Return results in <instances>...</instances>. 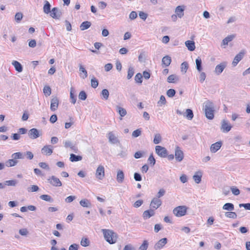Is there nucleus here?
<instances>
[{"label": "nucleus", "instance_id": "obj_1", "mask_svg": "<svg viewBox=\"0 0 250 250\" xmlns=\"http://www.w3.org/2000/svg\"><path fill=\"white\" fill-rule=\"evenodd\" d=\"M203 107L207 118L209 120L213 119L215 111L213 103L208 101L204 103Z\"/></svg>", "mask_w": 250, "mask_h": 250}, {"label": "nucleus", "instance_id": "obj_2", "mask_svg": "<svg viewBox=\"0 0 250 250\" xmlns=\"http://www.w3.org/2000/svg\"><path fill=\"white\" fill-rule=\"evenodd\" d=\"M104 237L109 244H114L117 241V234L109 229H102Z\"/></svg>", "mask_w": 250, "mask_h": 250}, {"label": "nucleus", "instance_id": "obj_3", "mask_svg": "<svg viewBox=\"0 0 250 250\" xmlns=\"http://www.w3.org/2000/svg\"><path fill=\"white\" fill-rule=\"evenodd\" d=\"M187 208L186 206H178L175 208L173 212L177 217H181L185 215L187 212Z\"/></svg>", "mask_w": 250, "mask_h": 250}, {"label": "nucleus", "instance_id": "obj_4", "mask_svg": "<svg viewBox=\"0 0 250 250\" xmlns=\"http://www.w3.org/2000/svg\"><path fill=\"white\" fill-rule=\"evenodd\" d=\"M47 181L52 186L61 187L62 186L60 180L55 176L52 175L48 177Z\"/></svg>", "mask_w": 250, "mask_h": 250}, {"label": "nucleus", "instance_id": "obj_5", "mask_svg": "<svg viewBox=\"0 0 250 250\" xmlns=\"http://www.w3.org/2000/svg\"><path fill=\"white\" fill-rule=\"evenodd\" d=\"M156 153L161 157H166L167 155V151L166 148L160 146H157L155 147Z\"/></svg>", "mask_w": 250, "mask_h": 250}, {"label": "nucleus", "instance_id": "obj_6", "mask_svg": "<svg viewBox=\"0 0 250 250\" xmlns=\"http://www.w3.org/2000/svg\"><path fill=\"white\" fill-rule=\"evenodd\" d=\"M51 17L54 19H59L62 15L61 11L57 7H54L49 13Z\"/></svg>", "mask_w": 250, "mask_h": 250}, {"label": "nucleus", "instance_id": "obj_7", "mask_svg": "<svg viewBox=\"0 0 250 250\" xmlns=\"http://www.w3.org/2000/svg\"><path fill=\"white\" fill-rule=\"evenodd\" d=\"M64 146L66 148H70V149L75 153H77L78 148L77 146L73 142L69 140H66L63 142Z\"/></svg>", "mask_w": 250, "mask_h": 250}, {"label": "nucleus", "instance_id": "obj_8", "mask_svg": "<svg viewBox=\"0 0 250 250\" xmlns=\"http://www.w3.org/2000/svg\"><path fill=\"white\" fill-rule=\"evenodd\" d=\"M96 177L99 180H102L104 177V168L103 166H99L96 171Z\"/></svg>", "mask_w": 250, "mask_h": 250}, {"label": "nucleus", "instance_id": "obj_9", "mask_svg": "<svg viewBox=\"0 0 250 250\" xmlns=\"http://www.w3.org/2000/svg\"><path fill=\"white\" fill-rule=\"evenodd\" d=\"M28 135L29 138L32 139H37L41 135L39 130L35 128L30 129L28 131Z\"/></svg>", "mask_w": 250, "mask_h": 250}, {"label": "nucleus", "instance_id": "obj_10", "mask_svg": "<svg viewBox=\"0 0 250 250\" xmlns=\"http://www.w3.org/2000/svg\"><path fill=\"white\" fill-rule=\"evenodd\" d=\"M175 159L178 162H181L184 158L183 152L181 150L179 146H177L175 150Z\"/></svg>", "mask_w": 250, "mask_h": 250}, {"label": "nucleus", "instance_id": "obj_11", "mask_svg": "<svg viewBox=\"0 0 250 250\" xmlns=\"http://www.w3.org/2000/svg\"><path fill=\"white\" fill-rule=\"evenodd\" d=\"M231 125L225 120H223L221 123V130L223 132H228L231 128Z\"/></svg>", "mask_w": 250, "mask_h": 250}, {"label": "nucleus", "instance_id": "obj_12", "mask_svg": "<svg viewBox=\"0 0 250 250\" xmlns=\"http://www.w3.org/2000/svg\"><path fill=\"white\" fill-rule=\"evenodd\" d=\"M227 66V63L226 62H223L219 64L216 66L214 70L215 73L219 75H220L224 70Z\"/></svg>", "mask_w": 250, "mask_h": 250}, {"label": "nucleus", "instance_id": "obj_13", "mask_svg": "<svg viewBox=\"0 0 250 250\" xmlns=\"http://www.w3.org/2000/svg\"><path fill=\"white\" fill-rule=\"evenodd\" d=\"M161 200L158 198L154 197L151 200L150 206L151 208L156 209L158 208L161 205Z\"/></svg>", "mask_w": 250, "mask_h": 250}, {"label": "nucleus", "instance_id": "obj_14", "mask_svg": "<svg viewBox=\"0 0 250 250\" xmlns=\"http://www.w3.org/2000/svg\"><path fill=\"white\" fill-rule=\"evenodd\" d=\"M167 239L166 238H164L160 239L154 246V249L155 250H161L163 247L167 243Z\"/></svg>", "mask_w": 250, "mask_h": 250}, {"label": "nucleus", "instance_id": "obj_15", "mask_svg": "<svg viewBox=\"0 0 250 250\" xmlns=\"http://www.w3.org/2000/svg\"><path fill=\"white\" fill-rule=\"evenodd\" d=\"M59 99L57 97H53L51 100L50 109L52 111L57 110L59 105Z\"/></svg>", "mask_w": 250, "mask_h": 250}, {"label": "nucleus", "instance_id": "obj_16", "mask_svg": "<svg viewBox=\"0 0 250 250\" xmlns=\"http://www.w3.org/2000/svg\"><path fill=\"white\" fill-rule=\"evenodd\" d=\"M42 153L46 155H50L53 152V146L51 145L44 146L41 150Z\"/></svg>", "mask_w": 250, "mask_h": 250}, {"label": "nucleus", "instance_id": "obj_17", "mask_svg": "<svg viewBox=\"0 0 250 250\" xmlns=\"http://www.w3.org/2000/svg\"><path fill=\"white\" fill-rule=\"evenodd\" d=\"M244 52L241 51L235 56L232 62V64L233 66H235L238 64V63L243 59L244 56Z\"/></svg>", "mask_w": 250, "mask_h": 250}, {"label": "nucleus", "instance_id": "obj_18", "mask_svg": "<svg viewBox=\"0 0 250 250\" xmlns=\"http://www.w3.org/2000/svg\"><path fill=\"white\" fill-rule=\"evenodd\" d=\"M185 6L184 5H180L176 7L175 12L179 18H182L184 15Z\"/></svg>", "mask_w": 250, "mask_h": 250}, {"label": "nucleus", "instance_id": "obj_19", "mask_svg": "<svg viewBox=\"0 0 250 250\" xmlns=\"http://www.w3.org/2000/svg\"><path fill=\"white\" fill-rule=\"evenodd\" d=\"M108 138L109 142L111 144H116L119 142L117 137L113 133V132H110L108 134Z\"/></svg>", "mask_w": 250, "mask_h": 250}, {"label": "nucleus", "instance_id": "obj_20", "mask_svg": "<svg viewBox=\"0 0 250 250\" xmlns=\"http://www.w3.org/2000/svg\"><path fill=\"white\" fill-rule=\"evenodd\" d=\"M221 146L222 143L221 142H217L214 144H212L210 147V151L212 153H215L220 148Z\"/></svg>", "mask_w": 250, "mask_h": 250}, {"label": "nucleus", "instance_id": "obj_21", "mask_svg": "<svg viewBox=\"0 0 250 250\" xmlns=\"http://www.w3.org/2000/svg\"><path fill=\"white\" fill-rule=\"evenodd\" d=\"M155 214V212L154 209H150L149 210H147L145 211L143 213V217L144 219H146L149 218L150 217L154 216Z\"/></svg>", "mask_w": 250, "mask_h": 250}, {"label": "nucleus", "instance_id": "obj_22", "mask_svg": "<svg viewBox=\"0 0 250 250\" xmlns=\"http://www.w3.org/2000/svg\"><path fill=\"white\" fill-rule=\"evenodd\" d=\"M125 178V174L123 170H118L117 171V178L116 180L118 183H122L124 181Z\"/></svg>", "mask_w": 250, "mask_h": 250}, {"label": "nucleus", "instance_id": "obj_23", "mask_svg": "<svg viewBox=\"0 0 250 250\" xmlns=\"http://www.w3.org/2000/svg\"><path fill=\"white\" fill-rule=\"evenodd\" d=\"M51 7L50 3L46 0H44L43 6V12L46 14H48L51 12Z\"/></svg>", "mask_w": 250, "mask_h": 250}, {"label": "nucleus", "instance_id": "obj_24", "mask_svg": "<svg viewBox=\"0 0 250 250\" xmlns=\"http://www.w3.org/2000/svg\"><path fill=\"white\" fill-rule=\"evenodd\" d=\"M12 64L14 66L16 70L18 72H21L22 71L23 67L19 62L17 61H13Z\"/></svg>", "mask_w": 250, "mask_h": 250}, {"label": "nucleus", "instance_id": "obj_25", "mask_svg": "<svg viewBox=\"0 0 250 250\" xmlns=\"http://www.w3.org/2000/svg\"><path fill=\"white\" fill-rule=\"evenodd\" d=\"M185 45L189 51H192L195 50V46L193 41H187L185 42Z\"/></svg>", "mask_w": 250, "mask_h": 250}, {"label": "nucleus", "instance_id": "obj_26", "mask_svg": "<svg viewBox=\"0 0 250 250\" xmlns=\"http://www.w3.org/2000/svg\"><path fill=\"white\" fill-rule=\"evenodd\" d=\"M202 176V172L200 171L196 172L193 176V179L195 182L197 184H199L201 181V178Z\"/></svg>", "mask_w": 250, "mask_h": 250}, {"label": "nucleus", "instance_id": "obj_27", "mask_svg": "<svg viewBox=\"0 0 250 250\" xmlns=\"http://www.w3.org/2000/svg\"><path fill=\"white\" fill-rule=\"evenodd\" d=\"M179 80V77L175 74L169 75L167 79V81L169 83H175Z\"/></svg>", "mask_w": 250, "mask_h": 250}, {"label": "nucleus", "instance_id": "obj_28", "mask_svg": "<svg viewBox=\"0 0 250 250\" xmlns=\"http://www.w3.org/2000/svg\"><path fill=\"white\" fill-rule=\"evenodd\" d=\"M91 25V23L90 21H83L81 24L80 28L82 31H83L89 28Z\"/></svg>", "mask_w": 250, "mask_h": 250}, {"label": "nucleus", "instance_id": "obj_29", "mask_svg": "<svg viewBox=\"0 0 250 250\" xmlns=\"http://www.w3.org/2000/svg\"><path fill=\"white\" fill-rule=\"evenodd\" d=\"M196 68L199 72L202 70V60L200 57H198L195 60Z\"/></svg>", "mask_w": 250, "mask_h": 250}, {"label": "nucleus", "instance_id": "obj_30", "mask_svg": "<svg viewBox=\"0 0 250 250\" xmlns=\"http://www.w3.org/2000/svg\"><path fill=\"white\" fill-rule=\"evenodd\" d=\"M184 116L186 117L188 119L191 120L193 117V113L192 110L187 109L186 112L183 114Z\"/></svg>", "mask_w": 250, "mask_h": 250}, {"label": "nucleus", "instance_id": "obj_31", "mask_svg": "<svg viewBox=\"0 0 250 250\" xmlns=\"http://www.w3.org/2000/svg\"><path fill=\"white\" fill-rule=\"evenodd\" d=\"M116 108L117 111L122 117H124L127 113L126 111L125 108L120 107L119 105H116Z\"/></svg>", "mask_w": 250, "mask_h": 250}, {"label": "nucleus", "instance_id": "obj_32", "mask_svg": "<svg viewBox=\"0 0 250 250\" xmlns=\"http://www.w3.org/2000/svg\"><path fill=\"white\" fill-rule=\"evenodd\" d=\"M162 62V63L164 64L166 66H168L171 63V58L168 56H166L163 57Z\"/></svg>", "mask_w": 250, "mask_h": 250}, {"label": "nucleus", "instance_id": "obj_33", "mask_svg": "<svg viewBox=\"0 0 250 250\" xmlns=\"http://www.w3.org/2000/svg\"><path fill=\"white\" fill-rule=\"evenodd\" d=\"M82 159L83 158L81 156L76 155L75 154H70V160L72 162L81 161Z\"/></svg>", "mask_w": 250, "mask_h": 250}, {"label": "nucleus", "instance_id": "obj_34", "mask_svg": "<svg viewBox=\"0 0 250 250\" xmlns=\"http://www.w3.org/2000/svg\"><path fill=\"white\" fill-rule=\"evenodd\" d=\"M222 208L224 210L232 211L234 210V205L232 203H228L225 204Z\"/></svg>", "mask_w": 250, "mask_h": 250}, {"label": "nucleus", "instance_id": "obj_35", "mask_svg": "<svg viewBox=\"0 0 250 250\" xmlns=\"http://www.w3.org/2000/svg\"><path fill=\"white\" fill-rule=\"evenodd\" d=\"M235 38V35H231L227 36L222 41L223 45H227L228 43L231 42Z\"/></svg>", "mask_w": 250, "mask_h": 250}, {"label": "nucleus", "instance_id": "obj_36", "mask_svg": "<svg viewBox=\"0 0 250 250\" xmlns=\"http://www.w3.org/2000/svg\"><path fill=\"white\" fill-rule=\"evenodd\" d=\"M79 71L81 73L83 74V75L82 76L83 79H85L87 77V71L81 64H79Z\"/></svg>", "mask_w": 250, "mask_h": 250}, {"label": "nucleus", "instance_id": "obj_37", "mask_svg": "<svg viewBox=\"0 0 250 250\" xmlns=\"http://www.w3.org/2000/svg\"><path fill=\"white\" fill-rule=\"evenodd\" d=\"M18 162V161L17 160H14V159H10L6 162L5 165L8 167H13L15 166Z\"/></svg>", "mask_w": 250, "mask_h": 250}, {"label": "nucleus", "instance_id": "obj_38", "mask_svg": "<svg viewBox=\"0 0 250 250\" xmlns=\"http://www.w3.org/2000/svg\"><path fill=\"white\" fill-rule=\"evenodd\" d=\"M80 204L83 207H90L91 204L90 202L86 199L81 200L80 202Z\"/></svg>", "mask_w": 250, "mask_h": 250}, {"label": "nucleus", "instance_id": "obj_39", "mask_svg": "<svg viewBox=\"0 0 250 250\" xmlns=\"http://www.w3.org/2000/svg\"><path fill=\"white\" fill-rule=\"evenodd\" d=\"M40 198L44 201H47L50 203L53 202V199L50 195L47 194H43L40 196Z\"/></svg>", "mask_w": 250, "mask_h": 250}, {"label": "nucleus", "instance_id": "obj_40", "mask_svg": "<svg viewBox=\"0 0 250 250\" xmlns=\"http://www.w3.org/2000/svg\"><path fill=\"white\" fill-rule=\"evenodd\" d=\"M225 216L229 218H232V219H236L237 218V214L235 212L232 211H228L225 212Z\"/></svg>", "mask_w": 250, "mask_h": 250}, {"label": "nucleus", "instance_id": "obj_41", "mask_svg": "<svg viewBox=\"0 0 250 250\" xmlns=\"http://www.w3.org/2000/svg\"><path fill=\"white\" fill-rule=\"evenodd\" d=\"M162 141V137L159 133L155 134L153 143L155 144H158Z\"/></svg>", "mask_w": 250, "mask_h": 250}, {"label": "nucleus", "instance_id": "obj_42", "mask_svg": "<svg viewBox=\"0 0 250 250\" xmlns=\"http://www.w3.org/2000/svg\"><path fill=\"white\" fill-rule=\"evenodd\" d=\"M101 95L103 97V99L107 100L108 98L109 93L107 89H104L101 92Z\"/></svg>", "mask_w": 250, "mask_h": 250}, {"label": "nucleus", "instance_id": "obj_43", "mask_svg": "<svg viewBox=\"0 0 250 250\" xmlns=\"http://www.w3.org/2000/svg\"><path fill=\"white\" fill-rule=\"evenodd\" d=\"M18 183L16 180H7L4 182V184L6 186H15Z\"/></svg>", "mask_w": 250, "mask_h": 250}, {"label": "nucleus", "instance_id": "obj_44", "mask_svg": "<svg viewBox=\"0 0 250 250\" xmlns=\"http://www.w3.org/2000/svg\"><path fill=\"white\" fill-rule=\"evenodd\" d=\"M230 189L232 194L235 196L238 195L240 193V190L236 187L232 186L230 187Z\"/></svg>", "mask_w": 250, "mask_h": 250}, {"label": "nucleus", "instance_id": "obj_45", "mask_svg": "<svg viewBox=\"0 0 250 250\" xmlns=\"http://www.w3.org/2000/svg\"><path fill=\"white\" fill-rule=\"evenodd\" d=\"M134 73V68L132 66H129L128 70V74L127 76V79H131L133 76Z\"/></svg>", "mask_w": 250, "mask_h": 250}, {"label": "nucleus", "instance_id": "obj_46", "mask_svg": "<svg viewBox=\"0 0 250 250\" xmlns=\"http://www.w3.org/2000/svg\"><path fill=\"white\" fill-rule=\"evenodd\" d=\"M188 68V63L186 62H183L181 65V71L186 73Z\"/></svg>", "mask_w": 250, "mask_h": 250}, {"label": "nucleus", "instance_id": "obj_47", "mask_svg": "<svg viewBox=\"0 0 250 250\" xmlns=\"http://www.w3.org/2000/svg\"><path fill=\"white\" fill-rule=\"evenodd\" d=\"M142 78L143 76L141 73H137L135 76V81L137 83H142Z\"/></svg>", "mask_w": 250, "mask_h": 250}, {"label": "nucleus", "instance_id": "obj_48", "mask_svg": "<svg viewBox=\"0 0 250 250\" xmlns=\"http://www.w3.org/2000/svg\"><path fill=\"white\" fill-rule=\"evenodd\" d=\"M43 91L44 94L46 96H50L51 94V89L49 86H45Z\"/></svg>", "mask_w": 250, "mask_h": 250}, {"label": "nucleus", "instance_id": "obj_49", "mask_svg": "<svg viewBox=\"0 0 250 250\" xmlns=\"http://www.w3.org/2000/svg\"><path fill=\"white\" fill-rule=\"evenodd\" d=\"M22 17H23V15H22V14L21 13V12L17 13L16 14V15H15V21L19 23L22 20Z\"/></svg>", "mask_w": 250, "mask_h": 250}, {"label": "nucleus", "instance_id": "obj_50", "mask_svg": "<svg viewBox=\"0 0 250 250\" xmlns=\"http://www.w3.org/2000/svg\"><path fill=\"white\" fill-rule=\"evenodd\" d=\"M99 82L94 77L91 80V86L94 88H96L98 86Z\"/></svg>", "mask_w": 250, "mask_h": 250}, {"label": "nucleus", "instance_id": "obj_51", "mask_svg": "<svg viewBox=\"0 0 250 250\" xmlns=\"http://www.w3.org/2000/svg\"><path fill=\"white\" fill-rule=\"evenodd\" d=\"M12 157L14 160H16L17 159H23V157L22 156V154L21 152H16L12 155Z\"/></svg>", "mask_w": 250, "mask_h": 250}, {"label": "nucleus", "instance_id": "obj_52", "mask_svg": "<svg viewBox=\"0 0 250 250\" xmlns=\"http://www.w3.org/2000/svg\"><path fill=\"white\" fill-rule=\"evenodd\" d=\"M70 97L71 99V102L75 104L76 102V97L74 95L73 93V90L72 88L71 89L70 93Z\"/></svg>", "mask_w": 250, "mask_h": 250}, {"label": "nucleus", "instance_id": "obj_53", "mask_svg": "<svg viewBox=\"0 0 250 250\" xmlns=\"http://www.w3.org/2000/svg\"><path fill=\"white\" fill-rule=\"evenodd\" d=\"M166 104V100L164 96L161 95L160 100L158 102V104L159 106H162Z\"/></svg>", "mask_w": 250, "mask_h": 250}, {"label": "nucleus", "instance_id": "obj_54", "mask_svg": "<svg viewBox=\"0 0 250 250\" xmlns=\"http://www.w3.org/2000/svg\"><path fill=\"white\" fill-rule=\"evenodd\" d=\"M148 246V243L146 240H145L143 243L139 247V250H146Z\"/></svg>", "mask_w": 250, "mask_h": 250}, {"label": "nucleus", "instance_id": "obj_55", "mask_svg": "<svg viewBox=\"0 0 250 250\" xmlns=\"http://www.w3.org/2000/svg\"><path fill=\"white\" fill-rule=\"evenodd\" d=\"M176 91L173 89H169L167 92V95L168 97L172 98L175 95Z\"/></svg>", "mask_w": 250, "mask_h": 250}, {"label": "nucleus", "instance_id": "obj_56", "mask_svg": "<svg viewBox=\"0 0 250 250\" xmlns=\"http://www.w3.org/2000/svg\"><path fill=\"white\" fill-rule=\"evenodd\" d=\"M81 245L83 247H87L89 245V241L87 238H82L81 241Z\"/></svg>", "mask_w": 250, "mask_h": 250}, {"label": "nucleus", "instance_id": "obj_57", "mask_svg": "<svg viewBox=\"0 0 250 250\" xmlns=\"http://www.w3.org/2000/svg\"><path fill=\"white\" fill-rule=\"evenodd\" d=\"M87 98V95L85 91H81L79 94V98L81 100H85Z\"/></svg>", "mask_w": 250, "mask_h": 250}, {"label": "nucleus", "instance_id": "obj_58", "mask_svg": "<svg viewBox=\"0 0 250 250\" xmlns=\"http://www.w3.org/2000/svg\"><path fill=\"white\" fill-rule=\"evenodd\" d=\"M39 189L38 186L36 185H33L31 187H29L27 188V190L28 192H36Z\"/></svg>", "mask_w": 250, "mask_h": 250}, {"label": "nucleus", "instance_id": "obj_59", "mask_svg": "<svg viewBox=\"0 0 250 250\" xmlns=\"http://www.w3.org/2000/svg\"><path fill=\"white\" fill-rule=\"evenodd\" d=\"M200 73L199 79L200 82L202 83L205 80L206 78V74L205 72L201 71Z\"/></svg>", "mask_w": 250, "mask_h": 250}, {"label": "nucleus", "instance_id": "obj_60", "mask_svg": "<svg viewBox=\"0 0 250 250\" xmlns=\"http://www.w3.org/2000/svg\"><path fill=\"white\" fill-rule=\"evenodd\" d=\"M39 166L42 168L45 169L46 170H49V166L44 162H41L39 163Z\"/></svg>", "mask_w": 250, "mask_h": 250}, {"label": "nucleus", "instance_id": "obj_61", "mask_svg": "<svg viewBox=\"0 0 250 250\" xmlns=\"http://www.w3.org/2000/svg\"><path fill=\"white\" fill-rule=\"evenodd\" d=\"M127 155V150L125 149L122 150L118 154V156H119L121 158H125Z\"/></svg>", "mask_w": 250, "mask_h": 250}, {"label": "nucleus", "instance_id": "obj_62", "mask_svg": "<svg viewBox=\"0 0 250 250\" xmlns=\"http://www.w3.org/2000/svg\"><path fill=\"white\" fill-rule=\"evenodd\" d=\"M141 134V130L139 129L134 130L132 134L133 137H137Z\"/></svg>", "mask_w": 250, "mask_h": 250}, {"label": "nucleus", "instance_id": "obj_63", "mask_svg": "<svg viewBox=\"0 0 250 250\" xmlns=\"http://www.w3.org/2000/svg\"><path fill=\"white\" fill-rule=\"evenodd\" d=\"M148 161L152 166H154L155 164L156 161H155V158H154V157L153 156V154H151L149 156V158L148 159Z\"/></svg>", "mask_w": 250, "mask_h": 250}, {"label": "nucleus", "instance_id": "obj_64", "mask_svg": "<svg viewBox=\"0 0 250 250\" xmlns=\"http://www.w3.org/2000/svg\"><path fill=\"white\" fill-rule=\"evenodd\" d=\"M123 250H135V249L132 245L128 244L125 246Z\"/></svg>", "mask_w": 250, "mask_h": 250}]
</instances>
